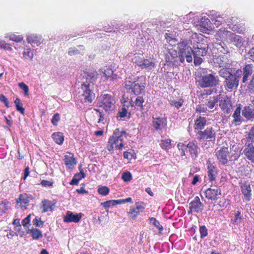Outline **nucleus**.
<instances>
[{"label":"nucleus","mask_w":254,"mask_h":254,"mask_svg":"<svg viewBox=\"0 0 254 254\" xmlns=\"http://www.w3.org/2000/svg\"><path fill=\"white\" fill-rule=\"evenodd\" d=\"M241 190L246 201H250L252 197V189L250 183L248 181L241 182Z\"/></svg>","instance_id":"obj_11"},{"label":"nucleus","mask_w":254,"mask_h":254,"mask_svg":"<svg viewBox=\"0 0 254 254\" xmlns=\"http://www.w3.org/2000/svg\"><path fill=\"white\" fill-rule=\"evenodd\" d=\"M210 19L213 24L218 27L224 21L223 18L217 12L212 11L210 13Z\"/></svg>","instance_id":"obj_26"},{"label":"nucleus","mask_w":254,"mask_h":254,"mask_svg":"<svg viewBox=\"0 0 254 254\" xmlns=\"http://www.w3.org/2000/svg\"><path fill=\"white\" fill-rule=\"evenodd\" d=\"M33 224L36 227H41L43 225L44 222L42 221L40 218L36 217L33 220Z\"/></svg>","instance_id":"obj_62"},{"label":"nucleus","mask_w":254,"mask_h":254,"mask_svg":"<svg viewBox=\"0 0 254 254\" xmlns=\"http://www.w3.org/2000/svg\"><path fill=\"white\" fill-rule=\"evenodd\" d=\"M40 184L43 186L45 187H51L53 185V182H50L49 181L47 180H42Z\"/></svg>","instance_id":"obj_64"},{"label":"nucleus","mask_w":254,"mask_h":254,"mask_svg":"<svg viewBox=\"0 0 254 254\" xmlns=\"http://www.w3.org/2000/svg\"><path fill=\"white\" fill-rule=\"evenodd\" d=\"M41 208H43L42 212L51 211L52 208L51 202L47 199H44L42 202Z\"/></svg>","instance_id":"obj_41"},{"label":"nucleus","mask_w":254,"mask_h":254,"mask_svg":"<svg viewBox=\"0 0 254 254\" xmlns=\"http://www.w3.org/2000/svg\"><path fill=\"white\" fill-rule=\"evenodd\" d=\"M27 40L33 47L38 46L42 43V37L37 34H31L27 36Z\"/></svg>","instance_id":"obj_22"},{"label":"nucleus","mask_w":254,"mask_h":254,"mask_svg":"<svg viewBox=\"0 0 254 254\" xmlns=\"http://www.w3.org/2000/svg\"><path fill=\"white\" fill-rule=\"evenodd\" d=\"M144 58L143 55L142 54H135L134 57L132 59V61L133 63L139 66Z\"/></svg>","instance_id":"obj_42"},{"label":"nucleus","mask_w":254,"mask_h":254,"mask_svg":"<svg viewBox=\"0 0 254 254\" xmlns=\"http://www.w3.org/2000/svg\"><path fill=\"white\" fill-rule=\"evenodd\" d=\"M127 133L123 129L117 128L114 131L113 135L110 137L107 146L108 150L113 151V145L117 141H119V150H122L124 146V142L127 137Z\"/></svg>","instance_id":"obj_5"},{"label":"nucleus","mask_w":254,"mask_h":254,"mask_svg":"<svg viewBox=\"0 0 254 254\" xmlns=\"http://www.w3.org/2000/svg\"><path fill=\"white\" fill-rule=\"evenodd\" d=\"M5 38H9V40L16 42H20L23 40V37L21 35H16L12 33H6L4 36Z\"/></svg>","instance_id":"obj_35"},{"label":"nucleus","mask_w":254,"mask_h":254,"mask_svg":"<svg viewBox=\"0 0 254 254\" xmlns=\"http://www.w3.org/2000/svg\"><path fill=\"white\" fill-rule=\"evenodd\" d=\"M207 111V109L204 105H199L196 108V112L199 113H206Z\"/></svg>","instance_id":"obj_60"},{"label":"nucleus","mask_w":254,"mask_h":254,"mask_svg":"<svg viewBox=\"0 0 254 254\" xmlns=\"http://www.w3.org/2000/svg\"><path fill=\"white\" fill-rule=\"evenodd\" d=\"M171 140L170 139H167L165 140H161L160 146L162 149L165 150H168L171 145Z\"/></svg>","instance_id":"obj_48"},{"label":"nucleus","mask_w":254,"mask_h":254,"mask_svg":"<svg viewBox=\"0 0 254 254\" xmlns=\"http://www.w3.org/2000/svg\"><path fill=\"white\" fill-rule=\"evenodd\" d=\"M243 153L248 159L254 162V146L253 142L246 141Z\"/></svg>","instance_id":"obj_13"},{"label":"nucleus","mask_w":254,"mask_h":254,"mask_svg":"<svg viewBox=\"0 0 254 254\" xmlns=\"http://www.w3.org/2000/svg\"><path fill=\"white\" fill-rule=\"evenodd\" d=\"M200 42V41H198V43H195L192 47V54L193 56L195 66H198L202 63V57L206 55L208 49L207 44L201 43Z\"/></svg>","instance_id":"obj_4"},{"label":"nucleus","mask_w":254,"mask_h":254,"mask_svg":"<svg viewBox=\"0 0 254 254\" xmlns=\"http://www.w3.org/2000/svg\"><path fill=\"white\" fill-rule=\"evenodd\" d=\"M144 102V100L142 97L138 96L136 98L134 102L131 101L130 103L131 106H136L137 107H139L141 109H143L142 104Z\"/></svg>","instance_id":"obj_40"},{"label":"nucleus","mask_w":254,"mask_h":254,"mask_svg":"<svg viewBox=\"0 0 254 254\" xmlns=\"http://www.w3.org/2000/svg\"><path fill=\"white\" fill-rule=\"evenodd\" d=\"M224 85L225 89L229 91H231L234 88H237L239 85V80H237L236 77L230 76L225 79L224 82Z\"/></svg>","instance_id":"obj_16"},{"label":"nucleus","mask_w":254,"mask_h":254,"mask_svg":"<svg viewBox=\"0 0 254 254\" xmlns=\"http://www.w3.org/2000/svg\"><path fill=\"white\" fill-rule=\"evenodd\" d=\"M206 165L208 180L210 182H213L217 176V168L215 163L212 162L210 159L207 161Z\"/></svg>","instance_id":"obj_9"},{"label":"nucleus","mask_w":254,"mask_h":254,"mask_svg":"<svg viewBox=\"0 0 254 254\" xmlns=\"http://www.w3.org/2000/svg\"><path fill=\"white\" fill-rule=\"evenodd\" d=\"M246 139L247 141L254 142V125L248 132H247Z\"/></svg>","instance_id":"obj_44"},{"label":"nucleus","mask_w":254,"mask_h":254,"mask_svg":"<svg viewBox=\"0 0 254 254\" xmlns=\"http://www.w3.org/2000/svg\"><path fill=\"white\" fill-rule=\"evenodd\" d=\"M101 104L100 107H102L106 111L112 110L115 103V99L109 94H104L100 97Z\"/></svg>","instance_id":"obj_7"},{"label":"nucleus","mask_w":254,"mask_h":254,"mask_svg":"<svg viewBox=\"0 0 254 254\" xmlns=\"http://www.w3.org/2000/svg\"><path fill=\"white\" fill-rule=\"evenodd\" d=\"M110 190L106 186H100L98 189V192L102 195H106L109 192Z\"/></svg>","instance_id":"obj_51"},{"label":"nucleus","mask_w":254,"mask_h":254,"mask_svg":"<svg viewBox=\"0 0 254 254\" xmlns=\"http://www.w3.org/2000/svg\"><path fill=\"white\" fill-rule=\"evenodd\" d=\"M203 207V205L197 196H195L193 200L189 204V208L191 212H200L202 210Z\"/></svg>","instance_id":"obj_14"},{"label":"nucleus","mask_w":254,"mask_h":254,"mask_svg":"<svg viewBox=\"0 0 254 254\" xmlns=\"http://www.w3.org/2000/svg\"><path fill=\"white\" fill-rule=\"evenodd\" d=\"M177 147L179 149V150L180 151V155L181 156H185L186 155V150H188V148L187 147V145L185 144L179 142L177 144Z\"/></svg>","instance_id":"obj_47"},{"label":"nucleus","mask_w":254,"mask_h":254,"mask_svg":"<svg viewBox=\"0 0 254 254\" xmlns=\"http://www.w3.org/2000/svg\"><path fill=\"white\" fill-rule=\"evenodd\" d=\"M127 109L125 108H123L121 111L118 112V117H120V118H123L127 116Z\"/></svg>","instance_id":"obj_63"},{"label":"nucleus","mask_w":254,"mask_h":254,"mask_svg":"<svg viewBox=\"0 0 254 254\" xmlns=\"http://www.w3.org/2000/svg\"><path fill=\"white\" fill-rule=\"evenodd\" d=\"M23 56L25 59L30 61H32L34 57L33 50H31L29 48H24Z\"/></svg>","instance_id":"obj_39"},{"label":"nucleus","mask_w":254,"mask_h":254,"mask_svg":"<svg viewBox=\"0 0 254 254\" xmlns=\"http://www.w3.org/2000/svg\"><path fill=\"white\" fill-rule=\"evenodd\" d=\"M97 72L94 69H90L84 71L82 76L85 81L83 82L80 87L81 101L85 103H91L95 98L93 92V82L97 78Z\"/></svg>","instance_id":"obj_1"},{"label":"nucleus","mask_w":254,"mask_h":254,"mask_svg":"<svg viewBox=\"0 0 254 254\" xmlns=\"http://www.w3.org/2000/svg\"><path fill=\"white\" fill-rule=\"evenodd\" d=\"M60 120V116L59 113H56L53 116L51 120V123L54 126H57L58 123Z\"/></svg>","instance_id":"obj_57"},{"label":"nucleus","mask_w":254,"mask_h":254,"mask_svg":"<svg viewBox=\"0 0 254 254\" xmlns=\"http://www.w3.org/2000/svg\"><path fill=\"white\" fill-rule=\"evenodd\" d=\"M135 205V207L130 208L128 212L129 214L133 215L132 216L133 219H135L137 215H138L140 212H142L145 208L142 202H136Z\"/></svg>","instance_id":"obj_27"},{"label":"nucleus","mask_w":254,"mask_h":254,"mask_svg":"<svg viewBox=\"0 0 254 254\" xmlns=\"http://www.w3.org/2000/svg\"><path fill=\"white\" fill-rule=\"evenodd\" d=\"M206 119L205 117L200 116L197 117L195 120L194 127L195 129L201 131L206 124Z\"/></svg>","instance_id":"obj_28"},{"label":"nucleus","mask_w":254,"mask_h":254,"mask_svg":"<svg viewBox=\"0 0 254 254\" xmlns=\"http://www.w3.org/2000/svg\"><path fill=\"white\" fill-rule=\"evenodd\" d=\"M17 205L20 207L22 209H26V206L28 205L29 199L26 195L21 194L18 199H17Z\"/></svg>","instance_id":"obj_31"},{"label":"nucleus","mask_w":254,"mask_h":254,"mask_svg":"<svg viewBox=\"0 0 254 254\" xmlns=\"http://www.w3.org/2000/svg\"><path fill=\"white\" fill-rule=\"evenodd\" d=\"M64 162L66 166L69 169H72L76 165L77 161L74 157V155L70 152H67L64 156Z\"/></svg>","instance_id":"obj_21"},{"label":"nucleus","mask_w":254,"mask_h":254,"mask_svg":"<svg viewBox=\"0 0 254 254\" xmlns=\"http://www.w3.org/2000/svg\"><path fill=\"white\" fill-rule=\"evenodd\" d=\"M215 48L224 55L230 56V52L228 51L227 47L224 43H216L215 46Z\"/></svg>","instance_id":"obj_34"},{"label":"nucleus","mask_w":254,"mask_h":254,"mask_svg":"<svg viewBox=\"0 0 254 254\" xmlns=\"http://www.w3.org/2000/svg\"><path fill=\"white\" fill-rule=\"evenodd\" d=\"M16 110L20 112L21 114H24L25 109L22 107V104L19 98H16L14 101Z\"/></svg>","instance_id":"obj_49"},{"label":"nucleus","mask_w":254,"mask_h":254,"mask_svg":"<svg viewBox=\"0 0 254 254\" xmlns=\"http://www.w3.org/2000/svg\"><path fill=\"white\" fill-rule=\"evenodd\" d=\"M249 92L251 94H254V75L253 76L248 86Z\"/></svg>","instance_id":"obj_55"},{"label":"nucleus","mask_w":254,"mask_h":254,"mask_svg":"<svg viewBox=\"0 0 254 254\" xmlns=\"http://www.w3.org/2000/svg\"><path fill=\"white\" fill-rule=\"evenodd\" d=\"M242 115L248 120L254 119V109L250 106H245L242 111Z\"/></svg>","instance_id":"obj_29"},{"label":"nucleus","mask_w":254,"mask_h":254,"mask_svg":"<svg viewBox=\"0 0 254 254\" xmlns=\"http://www.w3.org/2000/svg\"><path fill=\"white\" fill-rule=\"evenodd\" d=\"M221 194V191L219 189L208 188L204 191L205 197L212 200L216 201L218 199L217 196Z\"/></svg>","instance_id":"obj_17"},{"label":"nucleus","mask_w":254,"mask_h":254,"mask_svg":"<svg viewBox=\"0 0 254 254\" xmlns=\"http://www.w3.org/2000/svg\"><path fill=\"white\" fill-rule=\"evenodd\" d=\"M19 87L24 91L25 96L28 95L29 88L28 86L23 82L18 83Z\"/></svg>","instance_id":"obj_56"},{"label":"nucleus","mask_w":254,"mask_h":254,"mask_svg":"<svg viewBox=\"0 0 254 254\" xmlns=\"http://www.w3.org/2000/svg\"><path fill=\"white\" fill-rule=\"evenodd\" d=\"M155 64L152 60L143 59L142 63L140 64L139 67L141 69H146L148 70H151L154 68Z\"/></svg>","instance_id":"obj_32"},{"label":"nucleus","mask_w":254,"mask_h":254,"mask_svg":"<svg viewBox=\"0 0 254 254\" xmlns=\"http://www.w3.org/2000/svg\"><path fill=\"white\" fill-rule=\"evenodd\" d=\"M152 126L156 130H162L167 126V119L165 118H153Z\"/></svg>","instance_id":"obj_18"},{"label":"nucleus","mask_w":254,"mask_h":254,"mask_svg":"<svg viewBox=\"0 0 254 254\" xmlns=\"http://www.w3.org/2000/svg\"><path fill=\"white\" fill-rule=\"evenodd\" d=\"M99 72L103 73L106 79L111 78L114 80L117 78V74L114 73L113 69L110 67H103L100 69Z\"/></svg>","instance_id":"obj_23"},{"label":"nucleus","mask_w":254,"mask_h":254,"mask_svg":"<svg viewBox=\"0 0 254 254\" xmlns=\"http://www.w3.org/2000/svg\"><path fill=\"white\" fill-rule=\"evenodd\" d=\"M29 232L32 233V237L33 239L38 240L42 237L41 232L37 229H29L28 233Z\"/></svg>","instance_id":"obj_43"},{"label":"nucleus","mask_w":254,"mask_h":254,"mask_svg":"<svg viewBox=\"0 0 254 254\" xmlns=\"http://www.w3.org/2000/svg\"><path fill=\"white\" fill-rule=\"evenodd\" d=\"M145 84V77L144 76H140L137 78L133 76H129L126 78L125 81L126 88L131 89L135 95L144 92Z\"/></svg>","instance_id":"obj_3"},{"label":"nucleus","mask_w":254,"mask_h":254,"mask_svg":"<svg viewBox=\"0 0 254 254\" xmlns=\"http://www.w3.org/2000/svg\"><path fill=\"white\" fill-rule=\"evenodd\" d=\"M199 232L201 238H204L207 235V229L205 226L200 227Z\"/></svg>","instance_id":"obj_58"},{"label":"nucleus","mask_w":254,"mask_h":254,"mask_svg":"<svg viewBox=\"0 0 254 254\" xmlns=\"http://www.w3.org/2000/svg\"><path fill=\"white\" fill-rule=\"evenodd\" d=\"M215 131L212 127H207L204 131H199L197 133V138L199 140L202 139H215Z\"/></svg>","instance_id":"obj_8"},{"label":"nucleus","mask_w":254,"mask_h":254,"mask_svg":"<svg viewBox=\"0 0 254 254\" xmlns=\"http://www.w3.org/2000/svg\"><path fill=\"white\" fill-rule=\"evenodd\" d=\"M187 147L192 159H195L197 158L200 151V148L198 147L195 141H190L187 144Z\"/></svg>","instance_id":"obj_12"},{"label":"nucleus","mask_w":254,"mask_h":254,"mask_svg":"<svg viewBox=\"0 0 254 254\" xmlns=\"http://www.w3.org/2000/svg\"><path fill=\"white\" fill-rule=\"evenodd\" d=\"M229 40L235 46L238 48H241L243 45L244 41L242 37L239 35H236L233 33H232Z\"/></svg>","instance_id":"obj_30"},{"label":"nucleus","mask_w":254,"mask_h":254,"mask_svg":"<svg viewBox=\"0 0 254 254\" xmlns=\"http://www.w3.org/2000/svg\"><path fill=\"white\" fill-rule=\"evenodd\" d=\"M231 106L230 101L228 100H221L219 104L221 109L225 111L226 113H229L230 111V106Z\"/></svg>","instance_id":"obj_37"},{"label":"nucleus","mask_w":254,"mask_h":254,"mask_svg":"<svg viewBox=\"0 0 254 254\" xmlns=\"http://www.w3.org/2000/svg\"><path fill=\"white\" fill-rule=\"evenodd\" d=\"M198 22L200 30L202 31H210L213 29L211 22L205 16L202 17Z\"/></svg>","instance_id":"obj_20"},{"label":"nucleus","mask_w":254,"mask_h":254,"mask_svg":"<svg viewBox=\"0 0 254 254\" xmlns=\"http://www.w3.org/2000/svg\"><path fill=\"white\" fill-rule=\"evenodd\" d=\"M253 65L252 64H248L245 65L243 68V73L251 75L253 73Z\"/></svg>","instance_id":"obj_50"},{"label":"nucleus","mask_w":254,"mask_h":254,"mask_svg":"<svg viewBox=\"0 0 254 254\" xmlns=\"http://www.w3.org/2000/svg\"><path fill=\"white\" fill-rule=\"evenodd\" d=\"M54 140L58 144H62L64 140V136L61 132H55L52 134Z\"/></svg>","instance_id":"obj_36"},{"label":"nucleus","mask_w":254,"mask_h":254,"mask_svg":"<svg viewBox=\"0 0 254 254\" xmlns=\"http://www.w3.org/2000/svg\"><path fill=\"white\" fill-rule=\"evenodd\" d=\"M233 72V68L229 67H222L219 71V74L220 76L224 78L225 79L232 75Z\"/></svg>","instance_id":"obj_33"},{"label":"nucleus","mask_w":254,"mask_h":254,"mask_svg":"<svg viewBox=\"0 0 254 254\" xmlns=\"http://www.w3.org/2000/svg\"><path fill=\"white\" fill-rule=\"evenodd\" d=\"M150 221L153 223L154 225L156 226L160 231L163 230V227L160 224L159 222L157 221L155 218L153 217L150 218Z\"/></svg>","instance_id":"obj_59"},{"label":"nucleus","mask_w":254,"mask_h":254,"mask_svg":"<svg viewBox=\"0 0 254 254\" xmlns=\"http://www.w3.org/2000/svg\"><path fill=\"white\" fill-rule=\"evenodd\" d=\"M0 48L8 51H11L12 50L9 44L6 43L4 41L1 40H0Z\"/></svg>","instance_id":"obj_53"},{"label":"nucleus","mask_w":254,"mask_h":254,"mask_svg":"<svg viewBox=\"0 0 254 254\" xmlns=\"http://www.w3.org/2000/svg\"><path fill=\"white\" fill-rule=\"evenodd\" d=\"M118 204H120V201L119 200H110L103 202L102 203V205L105 208H107L111 206H115Z\"/></svg>","instance_id":"obj_45"},{"label":"nucleus","mask_w":254,"mask_h":254,"mask_svg":"<svg viewBox=\"0 0 254 254\" xmlns=\"http://www.w3.org/2000/svg\"><path fill=\"white\" fill-rule=\"evenodd\" d=\"M7 204L8 202L6 201H4L0 203V215H2L7 211Z\"/></svg>","instance_id":"obj_52"},{"label":"nucleus","mask_w":254,"mask_h":254,"mask_svg":"<svg viewBox=\"0 0 254 254\" xmlns=\"http://www.w3.org/2000/svg\"><path fill=\"white\" fill-rule=\"evenodd\" d=\"M183 102H184V101L182 99H180L178 100H174L171 101L170 102V104L171 106L175 107L177 109H179L183 105Z\"/></svg>","instance_id":"obj_46"},{"label":"nucleus","mask_w":254,"mask_h":254,"mask_svg":"<svg viewBox=\"0 0 254 254\" xmlns=\"http://www.w3.org/2000/svg\"><path fill=\"white\" fill-rule=\"evenodd\" d=\"M219 96V95H217L210 97L209 98L207 106L209 109H212L214 107L215 104L218 102Z\"/></svg>","instance_id":"obj_38"},{"label":"nucleus","mask_w":254,"mask_h":254,"mask_svg":"<svg viewBox=\"0 0 254 254\" xmlns=\"http://www.w3.org/2000/svg\"><path fill=\"white\" fill-rule=\"evenodd\" d=\"M230 56L227 55H221L217 59V62L219 64L220 67H230L232 64V60L229 58Z\"/></svg>","instance_id":"obj_19"},{"label":"nucleus","mask_w":254,"mask_h":254,"mask_svg":"<svg viewBox=\"0 0 254 254\" xmlns=\"http://www.w3.org/2000/svg\"><path fill=\"white\" fill-rule=\"evenodd\" d=\"M241 104H239L238 105L232 115V117L234 118V120L232 123L236 126L240 125V124L242 122L243 119L241 116Z\"/></svg>","instance_id":"obj_24"},{"label":"nucleus","mask_w":254,"mask_h":254,"mask_svg":"<svg viewBox=\"0 0 254 254\" xmlns=\"http://www.w3.org/2000/svg\"><path fill=\"white\" fill-rule=\"evenodd\" d=\"M82 215L81 213L73 214L72 212L68 211L64 217V221L66 223H77L81 219Z\"/></svg>","instance_id":"obj_15"},{"label":"nucleus","mask_w":254,"mask_h":254,"mask_svg":"<svg viewBox=\"0 0 254 254\" xmlns=\"http://www.w3.org/2000/svg\"><path fill=\"white\" fill-rule=\"evenodd\" d=\"M122 178L125 182H129L132 179V175L129 172H126L123 173Z\"/></svg>","instance_id":"obj_54"},{"label":"nucleus","mask_w":254,"mask_h":254,"mask_svg":"<svg viewBox=\"0 0 254 254\" xmlns=\"http://www.w3.org/2000/svg\"><path fill=\"white\" fill-rule=\"evenodd\" d=\"M68 54L69 56H75L80 54L79 51L76 48H71L69 49Z\"/></svg>","instance_id":"obj_61"},{"label":"nucleus","mask_w":254,"mask_h":254,"mask_svg":"<svg viewBox=\"0 0 254 254\" xmlns=\"http://www.w3.org/2000/svg\"><path fill=\"white\" fill-rule=\"evenodd\" d=\"M232 32L225 29H220L216 33L215 37L217 40L223 41L225 39H229L230 38Z\"/></svg>","instance_id":"obj_25"},{"label":"nucleus","mask_w":254,"mask_h":254,"mask_svg":"<svg viewBox=\"0 0 254 254\" xmlns=\"http://www.w3.org/2000/svg\"><path fill=\"white\" fill-rule=\"evenodd\" d=\"M218 83V77L211 73L202 76L198 80L199 86L202 88L213 87Z\"/></svg>","instance_id":"obj_6"},{"label":"nucleus","mask_w":254,"mask_h":254,"mask_svg":"<svg viewBox=\"0 0 254 254\" xmlns=\"http://www.w3.org/2000/svg\"><path fill=\"white\" fill-rule=\"evenodd\" d=\"M215 155L220 164L225 165L228 161L229 151L227 147H221L216 152Z\"/></svg>","instance_id":"obj_10"},{"label":"nucleus","mask_w":254,"mask_h":254,"mask_svg":"<svg viewBox=\"0 0 254 254\" xmlns=\"http://www.w3.org/2000/svg\"><path fill=\"white\" fill-rule=\"evenodd\" d=\"M202 35L200 34H192L190 39H186L178 44V48L179 51V58L182 63H184L186 59L188 63H191L192 61V50L195 43L198 41H201L203 38Z\"/></svg>","instance_id":"obj_2"}]
</instances>
